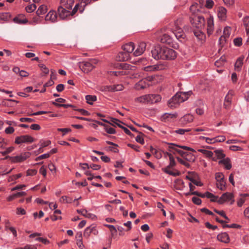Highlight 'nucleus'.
I'll list each match as a JSON object with an SVG mask.
<instances>
[{
	"label": "nucleus",
	"mask_w": 249,
	"mask_h": 249,
	"mask_svg": "<svg viewBox=\"0 0 249 249\" xmlns=\"http://www.w3.org/2000/svg\"><path fill=\"white\" fill-rule=\"evenodd\" d=\"M178 147L184 150L195 152L193 149L186 146H179L173 143H169V148L173 150L172 152L174 154L178 153L188 162H193L195 161L196 157L192 153L184 152L178 149Z\"/></svg>",
	"instance_id": "1"
},
{
	"label": "nucleus",
	"mask_w": 249,
	"mask_h": 249,
	"mask_svg": "<svg viewBox=\"0 0 249 249\" xmlns=\"http://www.w3.org/2000/svg\"><path fill=\"white\" fill-rule=\"evenodd\" d=\"M183 26L181 19H177L174 23V26L172 29V33L178 39H183L185 34L182 29Z\"/></svg>",
	"instance_id": "2"
},
{
	"label": "nucleus",
	"mask_w": 249,
	"mask_h": 249,
	"mask_svg": "<svg viewBox=\"0 0 249 249\" xmlns=\"http://www.w3.org/2000/svg\"><path fill=\"white\" fill-rule=\"evenodd\" d=\"M190 22L196 28L202 29L204 26L205 19L204 17L200 16H194L191 18Z\"/></svg>",
	"instance_id": "3"
},
{
	"label": "nucleus",
	"mask_w": 249,
	"mask_h": 249,
	"mask_svg": "<svg viewBox=\"0 0 249 249\" xmlns=\"http://www.w3.org/2000/svg\"><path fill=\"white\" fill-rule=\"evenodd\" d=\"M162 53H163L162 56V59L163 60L174 59L177 56V53L174 50L164 46Z\"/></svg>",
	"instance_id": "4"
},
{
	"label": "nucleus",
	"mask_w": 249,
	"mask_h": 249,
	"mask_svg": "<svg viewBox=\"0 0 249 249\" xmlns=\"http://www.w3.org/2000/svg\"><path fill=\"white\" fill-rule=\"evenodd\" d=\"M163 47L157 46L155 47L154 49L151 50L152 57L156 60L160 59H162Z\"/></svg>",
	"instance_id": "5"
},
{
	"label": "nucleus",
	"mask_w": 249,
	"mask_h": 249,
	"mask_svg": "<svg viewBox=\"0 0 249 249\" xmlns=\"http://www.w3.org/2000/svg\"><path fill=\"white\" fill-rule=\"evenodd\" d=\"M30 155V154L29 153L26 152L22 153L21 155L19 156H17L13 157L6 156L5 158V159L10 158L11 160L13 162H21L26 160L28 157H29Z\"/></svg>",
	"instance_id": "6"
},
{
	"label": "nucleus",
	"mask_w": 249,
	"mask_h": 249,
	"mask_svg": "<svg viewBox=\"0 0 249 249\" xmlns=\"http://www.w3.org/2000/svg\"><path fill=\"white\" fill-rule=\"evenodd\" d=\"M178 95L179 94L178 93H177L170 100H169L168 104V106L170 107L175 108L180 103L183 102V100L180 99Z\"/></svg>",
	"instance_id": "7"
},
{
	"label": "nucleus",
	"mask_w": 249,
	"mask_h": 249,
	"mask_svg": "<svg viewBox=\"0 0 249 249\" xmlns=\"http://www.w3.org/2000/svg\"><path fill=\"white\" fill-rule=\"evenodd\" d=\"M91 233L94 235H97L98 234V231L96 229V226L93 224L86 228L84 232V236L88 238Z\"/></svg>",
	"instance_id": "8"
},
{
	"label": "nucleus",
	"mask_w": 249,
	"mask_h": 249,
	"mask_svg": "<svg viewBox=\"0 0 249 249\" xmlns=\"http://www.w3.org/2000/svg\"><path fill=\"white\" fill-rule=\"evenodd\" d=\"M149 81L147 79H143L139 81L135 85V89L137 90L143 89L150 86Z\"/></svg>",
	"instance_id": "9"
},
{
	"label": "nucleus",
	"mask_w": 249,
	"mask_h": 249,
	"mask_svg": "<svg viewBox=\"0 0 249 249\" xmlns=\"http://www.w3.org/2000/svg\"><path fill=\"white\" fill-rule=\"evenodd\" d=\"M34 141V139L29 135H23L16 138L15 142L17 144H19L23 142H32Z\"/></svg>",
	"instance_id": "10"
},
{
	"label": "nucleus",
	"mask_w": 249,
	"mask_h": 249,
	"mask_svg": "<svg viewBox=\"0 0 249 249\" xmlns=\"http://www.w3.org/2000/svg\"><path fill=\"white\" fill-rule=\"evenodd\" d=\"M146 44L145 42L141 41L139 43L136 50L134 52L135 56H139L142 54L146 49Z\"/></svg>",
	"instance_id": "11"
},
{
	"label": "nucleus",
	"mask_w": 249,
	"mask_h": 249,
	"mask_svg": "<svg viewBox=\"0 0 249 249\" xmlns=\"http://www.w3.org/2000/svg\"><path fill=\"white\" fill-rule=\"evenodd\" d=\"M80 67L86 73L90 71L94 67L92 63L89 62H82L80 63Z\"/></svg>",
	"instance_id": "12"
},
{
	"label": "nucleus",
	"mask_w": 249,
	"mask_h": 249,
	"mask_svg": "<svg viewBox=\"0 0 249 249\" xmlns=\"http://www.w3.org/2000/svg\"><path fill=\"white\" fill-rule=\"evenodd\" d=\"M58 13L60 18L62 19H66L67 18L70 16V11L62 6L58 7Z\"/></svg>",
	"instance_id": "13"
},
{
	"label": "nucleus",
	"mask_w": 249,
	"mask_h": 249,
	"mask_svg": "<svg viewBox=\"0 0 249 249\" xmlns=\"http://www.w3.org/2000/svg\"><path fill=\"white\" fill-rule=\"evenodd\" d=\"M233 197V195L231 193L227 192L223 194L220 197H218L217 202L219 204H222L225 201L231 200Z\"/></svg>",
	"instance_id": "14"
},
{
	"label": "nucleus",
	"mask_w": 249,
	"mask_h": 249,
	"mask_svg": "<svg viewBox=\"0 0 249 249\" xmlns=\"http://www.w3.org/2000/svg\"><path fill=\"white\" fill-rule=\"evenodd\" d=\"M177 117V113H165L161 116V120L164 122H171L174 121Z\"/></svg>",
	"instance_id": "15"
},
{
	"label": "nucleus",
	"mask_w": 249,
	"mask_h": 249,
	"mask_svg": "<svg viewBox=\"0 0 249 249\" xmlns=\"http://www.w3.org/2000/svg\"><path fill=\"white\" fill-rule=\"evenodd\" d=\"M207 34L209 36L211 35L213 31V18L212 17H210L207 19Z\"/></svg>",
	"instance_id": "16"
},
{
	"label": "nucleus",
	"mask_w": 249,
	"mask_h": 249,
	"mask_svg": "<svg viewBox=\"0 0 249 249\" xmlns=\"http://www.w3.org/2000/svg\"><path fill=\"white\" fill-rule=\"evenodd\" d=\"M57 19V15L55 11H50L45 18L46 21H50L52 22L56 21Z\"/></svg>",
	"instance_id": "17"
},
{
	"label": "nucleus",
	"mask_w": 249,
	"mask_h": 249,
	"mask_svg": "<svg viewBox=\"0 0 249 249\" xmlns=\"http://www.w3.org/2000/svg\"><path fill=\"white\" fill-rule=\"evenodd\" d=\"M129 54L125 52H120L116 57V59L119 61H126L129 59Z\"/></svg>",
	"instance_id": "18"
},
{
	"label": "nucleus",
	"mask_w": 249,
	"mask_h": 249,
	"mask_svg": "<svg viewBox=\"0 0 249 249\" xmlns=\"http://www.w3.org/2000/svg\"><path fill=\"white\" fill-rule=\"evenodd\" d=\"M217 239L218 241L225 243L230 242V237L226 232H222L217 235Z\"/></svg>",
	"instance_id": "19"
},
{
	"label": "nucleus",
	"mask_w": 249,
	"mask_h": 249,
	"mask_svg": "<svg viewBox=\"0 0 249 249\" xmlns=\"http://www.w3.org/2000/svg\"><path fill=\"white\" fill-rule=\"evenodd\" d=\"M148 103L150 104L156 103L160 101L161 97L159 94H148Z\"/></svg>",
	"instance_id": "20"
},
{
	"label": "nucleus",
	"mask_w": 249,
	"mask_h": 249,
	"mask_svg": "<svg viewBox=\"0 0 249 249\" xmlns=\"http://www.w3.org/2000/svg\"><path fill=\"white\" fill-rule=\"evenodd\" d=\"M74 2V0H61L60 1L61 6L68 10L72 8Z\"/></svg>",
	"instance_id": "21"
},
{
	"label": "nucleus",
	"mask_w": 249,
	"mask_h": 249,
	"mask_svg": "<svg viewBox=\"0 0 249 249\" xmlns=\"http://www.w3.org/2000/svg\"><path fill=\"white\" fill-rule=\"evenodd\" d=\"M123 50L129 54L133 52L134 50L135 46L133 43L129 42L124 44L123 47Z\"/></svg>",
	"instance_id": "22"
},
{
	"label": "nucleus",
	"mask_w": 249,
	"mask_h": 249,
	"mask_svg": "<svg viewBox=\"0 0 249 249\" xmlns=\"http://www.w3.org/2000/svg\"><path fill=\"white\" fill-rule=\"evenodd\" d=\"M160 41L163 43L170 44L172 42V37L167 34H163L160 36Z\"/></svg>",
	"instance_id": "23"
},
{
	"label": "nucleus",
	"mask_w": 249,
	"mask_h": 249,
	"mask_svg": "<svg viewBox=\"0 0 249 249\" xmlns=\"http://www.w3.org/2000/svg\"><path fill=\"white\" fill-rule=\"evenodd\" d=\"M77 212L88 218L93 219L95 217V215L94 214L88 213L85 209L77 210Z\"/></svg>",
	"instance_id": "24"
},
{
	"label": "nucleus",
	"mask_w": 249,
	"mask_h": 249,
	"mask_svg": "<svg viewBox=\"0 0 249 249\" xmlns=\"http://www.w3.org/2000/svg\"><path fill=\"white\" fill-rule=\"evenodd\" d=\"M227 10L223 7L219 8L218 11V17L221 20H224L226 17Z\"/></svg>",
	"instance_id": "25"
},
{
	"label": "nucleus",
	"mask_w": 249,
	"mask_h": 249,
	"mask_svg": "<svg viewBox=\"0 0 249 249\" xmlns=\"http://www.w3.org/2000/svg\"><path fill=\"white\" fill-rule=\"evenodd\" d=\"M215 157L213 158V160L216 161L217 159H224L225 155L223 153V151L222 150H216L214 151Z\"/></svg>",
	"instance_id": "26"
},
{
	"label": "nucleus",
	"mask_w": 249,
	"mask_h": 249,
	"mask_svg": "<svg viewBox=\"0 0 249 249\" xmlns=\"http://www.w3.org/2000/svg\"><path fill=\"white\" fill-rule=\"evenodd\" d=\"M77 239L76 244L80 249H84V246L82 242V234L81 232H78L76 235Z\"/></svg>",
	"instance_id": "27"
},
{
	"label": "nucleus",
	"mask_w": 249,
	"mask_h": 249,
	"mask_svg": "<svg viewBox=\"0 0 249 249\" xmlns=\"http://www.w3.org/2000/svg\"><path fill=\"white\" fill-rule=\"evenodd\" d=\"M219 163L223 164L227 170H230L231 168V164L229 158H227L220 160Z\"/></svg>",
	"instance_id": "28"
},
{
	"label": "nucleus",
	"mask_w": 249,
	"mask_h": 249,
	"mask_svg": "<svg viewBox=\"0 0 249 249\" xmlns=\"http://www.w3.org/2000/svg\"><path fill=\"white\" fill-rule=\"evenodd\" d=\"M118 71H110V75H114L117 77H121L122 76L127 75L128 74V71H123V70L120 69Z\"/></svg>",
	"instance_id": "29"
},
{
	"label": "nucleus",
	"mask_w": 249,
	"mask_h": 249,
	"mask_svg": "<svg viewBox=\"0 0 249 249\" xmlns=\"http://www.w3.org/2000/svg\"><path fill=\"white\" fill-rule=\"evenodd\" d=\"M195 36L201 41H204L205 40V35L200 30H195L194 32Z\"/></svg>",
	"instance_id": "30"
},
{
	"label": "nucleus",
	"mask_w": 249,
	"mask_h": 249,
	"mask_svg": "<svg viewBox=\"0 0 249 249\" xmlns=\"http://www.w3.org/2000/svg\"><path fill=\"white\" fill-rule=\"evenodd\" d=\"M194 117L191 114H187L184 115L181 118V122L183 124L190 123L193 121Z\"/></svg>",
	"instance_id": "31"
},
{
	"label": "nucleus",
	"mask_w": 249,
	"mask_h": 249,
	"mask_svg": "<svg viewBox=\"0 0 249 249\" xmlns=\"http://www.w3.org/2000/svg\"><path fill=\"white\" fill-rule=\"evenodd\" d=\"M179 96L180 99H183V102L187 100L189 97L191 95L192 91H189L188 92H178Z\"/></svg>",
	"instance_id": "32"
},
{
	"label": "nucleus",
	"mask_w": 249,
	"mask_h": 249,
	"mask_svg": "<svg viewBox=\"0 0 249 249\" xmlns=\"http://www.w3.org/2000/svg\"><path fill=\"white\" fill-rule=\"evenodd\" d=\"M119 69L123 70V71H127V70H133L135 68L134 66L130 65L127 63H122L119 66Z\"/></svg>",
	"instance_id": "33"
},
{
	"label": "nucleus",
	"mask_w": 249,
	"mask_h": 249,
	"mask_svg": "<svg viewBox=\"0 0 249 249\" xmlns=\"http://www.w3.org/2000/svg\"><path fill=\"white\" fill-rule=\"evenodd\" d=\"M135 102L140 103L146 104L148 103V99L147 95H143L139 97H137L135 99Z\"/></svg>",
	"instance_id": "34"
},
{
	"label": "nucleus",
	"mask_w": 249,
	"mask_h": 249,
	"mask_svg": "<svg viewBox=\"0 0 249 249\" xmlns=\"http://www.w3.org/2000/svg\"><path fill=\"white\" fill-rule=\"evenodd\" d=\"M244 57H240L238 58L235 63V69L236 71H239L243 65V61Z\"/></svg>",
	"instance_id": "35"
},
{
	"label": "nucleus",
	"mask_w": 249,
	"mask_h": 249,
	"mask_svg": "<svg viewBox=\"0 0 249 249\" xmlns=\"http://www.w3.org/2000/svg\"><path fill=\"white\" fill-rule=\"evenodd\" d=\"M47 11V6L45 5H41L40 6L36 12V15L39 16L45 14Z\"/></svg>",
	"instance_id": "36"
},
{
	"label": "nucleus",
	"mask_w": 249,
	"mask_h": 249,
	"mask_svg": "<svg viewBox=\"0 0 249 249\" xmlns=\"http://www.w3.org/2000/svg\"><path fill=\"white\" fill-rule=\"evenodd\" d=\"M244 25L245 26L247 36L249 35V17H246L243 20Z\"/></svg>",
	"instance_id": "37"
},
{
	"label": "nucleus",
	"mask_w": 249,
	"mask_h": 249,
	"mask_svg": "<svg viewBox=\"0 0 249 249\" xmlns=\"http://www.w3.org/2000/svg\"><path fill=\"white\" fill-rule=\"evenodd\" d=\"M85 98L87 102L90 105H92L93 102L97 100L96 96L94 95H88L86 96Z\"/></svg>",
	"instance_id": "38"
},
{
	"label": "nucleus",
	"mask_w": 249,
	"mask_h": 249,
	"mask_svg": "<svg viewBox=\"0 0 249 249\" xmlns=\"http://www.w3.org/2000/svg\"><path fill=\"white\" fill-rule=\"evenodd\" d=\"M61 213V212L59 210H55L54 212L53 215L52 216L51 219L53 221H55L58 219H61L62 218L61 216H59Z\"/></svg>",
	"instance_id": "39"
},
{
	"label": "nucleus",
	"mask_w": 249,
	"mask_h": 249,
	"mask_svg": "<svg viewBox=\"0 0 249 249\" xmlns=\"http://www.w3.org/2000/svg\"><path fill=\"white\" fill-rule=\"evenodd\" d=\"M170 168H171L170 167H168V165L166 168H162V170L165 173H167V174H169L170 175L174 176V177L178 176L179 175V172L175 173V172H173L170 171Z\"/></svg>",
	"instance_id": "40"
},
{
	"label": "nucleus",
	"mask_w": 249,
	"mask_h": 249,
	"mask_svg": "<svg viewBox=\"0 0 249 249\" xmlns=\"http://www.w3.org/2000/svg\"><path fill=\"white\" fill-rule=\"evenodd\" d=\"M106 143L108 144L112 145L113 146H109L108 147V149L111 151H113L114 152H117L118 151V150L117 148V147L118 146V145L112 142H109V141H106Z\"/></svg>",
	"instance_id": "41"
},
{
	"label": "nucleus",
	"mask_w": 249,
	"mask_h": 249,
	"mask_svg": "<svg viewBox=\"0 0 249 249\" xmlns=\"http://www.w3.org/2000/svg\"><path fill=\"white\" fill-rule=\"evenodd\" d=\"M206 197L210 198L211 200L213 202H217L218 196H214L213 194L210 192H206Z\"/></svg>",
	"instance_id": "42"
},
{
	"label": "nucleus",
	"mask_w": 249,
	"mask_h": 249,
	"mask_svg": "<svg viewBox=\"0 0 249 249\" xmlns=\"http://www.w3.org/2000/svg\"><path fill=\"white\" fill-rule=\"evenodd\" d=\"M206 197L210 198L211 200L213 202H217L218 196H214L213 194L210 192H206Z\"/></svg>",
	"instance_id": "43"
},
{
	"label": "nucleus",
	"mask_w": 249,
	"mask_h": 249,
	"mask_svg": "<svg viewBox=\"0 0 249 249\" xmlns=\"http://www.w3.org/2000/svg\"><path fill=\"white\" fill-rule=\"evenodd\" d=\"M206 197L210 198L211 200L213 202H217L218 196H214L213 194L210 192H206Z\"/></svg>",
	"instance_id": "44"
},
{
	"label": "nucleus",
	"mask_w": 249,
	"mask_h": 249,
	"mask_svg": "<svg viewBox=\"0 0 249 249\" xmlns=\"http://www.w3.org/2000/svg\"><path fill=\"white\" fill-rule=\"evenodd\" d=\"M198 151L205 155L207 157L212 158L213 159V153L210 151H208L205 149H199Z\"/></svg>",
	"instance_id": "45"
},
{
	"label": "nucleus",
	"mask_w": 249,
	"mask_h": 249,
	"mask_svg": "<svg viewBox=\"0 0 249 249\" xmlns=\"http://www.w3.org/2000/svg\"><path fill=\"white\" fill-rule=\"evenodd\" d=\"M80 6H81L80 4H76L72 11L71 12H70V16H73L77 12L78 9H79L80 12L82 13L84 10V8L81 9Z\"/></svg>",
	"instance_id": "46"
},
{
	"label": "nucleus",
	"mask_w": 249,
	"mask_h": 249,
	"mask_svg": "<svg viewBox=\"0 0 249 249\" xmlns=\"http://www.w3.org/2000/svg\"><path fill=\"white\" fill-rule=\"evenodd\" d=\"M226 182L225 180H222L219 181H217L216 185L217 188H218L221 190H224L226 189Z\"/></svg>",
	"instance_id": "47"
},
{
	"label": "nucleus",
	"mask_w": 249,
	"mask_h": 249,
	"mask_svg": "<svg viewBox=\"0 0 249 249\" xmlns=\"http://www.w3.org/2000/svg\"><path fill=\"white\" fill-rule=\"evenodd\" d=\"M112 85L111 86H102L99 88V89L102 91L112 92Z\"/></svg>",
	"instance_id": "48"
},
{
	"label": "nucleus",
	"mask_w": 249,
	"mask_h": 249,
	"mask_svg": "<svg viewBox=\"0 0 249 249\" xmlns=\"http://www.w3.org/2000/svg\"><path fill=\"white\" fill-rule=\"evenodd\" d=\"M178 161L181 163V164L184 165L185 166H186L187 168H189L190 166V164L189 162L186 161L185 159L183 158H180L179 157L177 158Z\"/></svg>",
	"instance_id": "49"
},
{
	"label": "nucleus",
	"mask_w": 249,
	"mask_h": 249,
	"mask_svg": "<svg viewBox=\"0 0 249 249\" xmlns=\"http://www.w3.org/2000/svg\"><path fill=\"white\" fill-rule=\"evenodd\" d=\"M233 94V92L232 90H230L226 95L224 101L228 102H231Z\"/></svg>",
	"instance_id": "50"
},
{
	"label": "nucleus",
	"mask_w": 249,
	"mask_h": 249,
	"mask_svg": "<svg viewBox=\"0 0 249 249\" xmlns=\"http://www.w3.org/2000/svg\"><path fill=\"white\" fill-rule=\"evenodd\" d=\"M112 92L121 91L124 89V86L122 84L112 85Z\"/></svg>",
	"instance_id": "51"
},
{
	"label": "nucleus",
	"mask_w": 249,
	"mask_h": 249,
	"mask_svg": "<svg viewBox=\"0 0 249 249\" xmlns=\"http://www.w3.org/2000/svg\"><path fill=\"white\" fill-rule=\"evenodd\" d=\"M105 129L106 131L108 134H114L116 133L115 130L114 128L110 127L108 125H105Z\"/></svg>",
	"instance_id": "52"
},
{
	"label": "nucleus",
	"mask_w": 249,
	"mask_h": 249,
	"mask_svg": "<svg viewBox=\"0 0 249 249\" xmlns=\"http://www.w3.org/2000/svg\"><path fill=\"white\" fill-rule=\"evenodd\" d=\"M105 226L109 229L111 232L112 236H113L114 234L117 233V229L113 225L106 224Z\"/></svg>",
	"instance_id": "53"
},
{
	"label": "nucleus",
	"mask_w": 249,
	"mask_h": 249,
	"mask_svg": "<svg viewBox=\"0 0 249 249\" xmlns=\"http://www.w3.org/2000/svg\"><path fill=\"white\" fill-rule=\"evenodd\" d=\"M36 6L35 4H32L29 5H28L26 7V10L28 13H31L33 12L36 9Z\"/></svg>",
	"instance_id": "54"
},
{
	"label": "nucleus",
	"mask_w": 249,
	"mask_h": 249,
	"mask_svg": "<svg viewBox=\"0 0 249 249\" xmlns=\"http://www.w3.org/2000/svg\"><path fill=\"white\" fill-rule=\"evenodd\" d=\"M60 201L62 202H66L71 203L72 201V198L69 197L67 196H63L61 197Z\"/></svg>",
	"instance_id": "55"
},
{
	"label": "nucleus",
	"mask_w": 249,
	"mask_h": 249,
	"mask_svg": "<svg viewBox=\"0 0 249 249\" xmlns=\"http://www.w3.org/2000/svg\"><path fill=\"white\" fill-rule=\"evenodd\" d=\"M169 158L170 160V163L168 165V167L172 168L175 166L176 162L172 155H169Z\"/></svg>",
	"instance_id": "56"
},
{
	"label": "nucleus",
	"mask_w": 249,
	"mask_h": 249,
	"mask_svg": "<svg viewBox=\"0 0 249 249\" xmlns=\"http://www.w3.org/2000/svg\"><path fill=\"white\" fill-rule=\"evenodd\" d=\"M39 67L42 71L45 74H47L49 72V70L43 64H39L38 65Z\"/></svg>",
	"instance_id": "57"
},
{
	"label": "nucleus",
	"mask_w": 249,
	"mask_h": 249,
	"mask_svg": "<svg viewBox=\"0 0 249 249\" xmlns=\"http://www.w3.org/2000/svg\"><path fill=\"white\" fill-rule=\"evenodd\" d=\"M231 34V29L229 27L225 28L223 31V36L226 38L229 37Z\"/></svg>",
	"instance_id": "58"
},
{
	"label": "nucleus",
	"mask_w": 249,
	"mask_h": 249,
	"mask_svg": "<svg viewBox=\"0 0 249 249\" xmlns=\"http://www.w3.org/2000/svg\"><path fill=\"white\" fill-rule=\"evenodd\" d=\"M191 130L190 129H178L173 132L180 135L184 134L185 132H189Z\"/></svg>",
	"instance_id": "59"
},
{
	"label": "nucleus",
	"mask_w": 249,
	"mask_h": 249,
	"mask_svg": "<svg viewBox=\"0 0 249 249\" xmlns=\"http://www.w3.org/2000/svg\"><path fill=\"white\" fill-rule=\"evenodd\" d=\"M215 179L217 181H219L224 179V176L221 173H217L215 174Z\"/></svg>",
	"instance_id": "60"
},
{
	"label": "nucleus",
	"mask_w": 249,
	"mask_h": 249,
	"mask_svg": "<svg viewBox=\"0 0 249 249\" xmlns=\"http://www.w3.org/2000/svg\"><path fill=\"white\" fill-rule=\"evenodd\" d=\"M14 20L15 22L19 24H24L28 22V20L26 19H21L18 17L14 18Z\"/></svg>",
	"instance_id": "61"
},
{
	"label": "nucleus",
	"mask_w": 249,
	"mask_h": 249,
	"mask_svg": "<svg viewBox=\"0 0 249 249\" xmlns=\"http://www.w3.org/2000/svg\"><path fill=\"white\" fill-rule=\"evenodd\" d=\"M226 138L224 136H218L214 138L215 142H222L225 141Z\"/></svg>",
	"instance_id": "62"
},
{
	"label": "nucleus",
	"mask_w": 249,
	"mask_h": 249,
	"mask_svg": "<svg viewBox=\"0 0 249 249\" xmlns=\"http://www.w3.org/2000/svg\"><path fill=\"white\" fill-rule=\"evenodd\" d=\"M13 150H14L13 147H10L7 148L6 149V150H5L4 151L0 152V153L2 154V155L3 156H5L6 154L11 153Z\"/></svg>",
	"instance_id": "63"
},
{
	"label": "nucleus",
	"mask_w": 249,
	"mask_h": 249,
	"mask_svg": "<svg viewBox=\"0 0 249 249\" xmlns=\"http://www.w3.org/2000/svg\"><path fill=\"white\" fill-rule=\"evenodd\" d=\"M16 249H37V248L33 245H27L24 248H18Z\"/></svg>",
	"instance_id": "64"
}]
</instances>
